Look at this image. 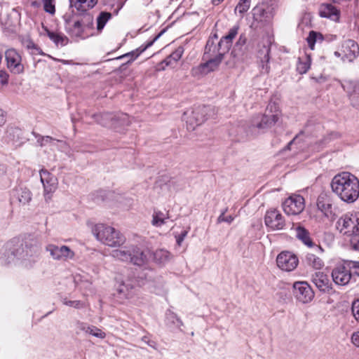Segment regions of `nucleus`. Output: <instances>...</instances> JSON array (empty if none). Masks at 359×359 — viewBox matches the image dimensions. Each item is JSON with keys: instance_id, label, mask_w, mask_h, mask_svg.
<instances>
[{"instance_id": "1", "label": "nucleus", "mask_w": 359, "mask_h": 359, "mask_svg": "<svg viewBox=\"0 0 359 359\" xmlns=\"http://www.w3.org/2000/svg\"><path fill=\"white\" fill-rule=\"evenodd\" d=\"M331 188L344 202L351 203L359 197V180L349 172H342L332 180Z\"/></svg>"}, {"instance_id": "2", "label": "nucleus", "mask_w": 359, "mask_h": 359, "mask_svg": "<svg viewBox=\"0 0 359 359\" xmlns=\"http://www.w3.org/2000/svg\"><path fill=\"white\" fill-rule=\"evenodd\" d=\"M79 17L73 11L63 15L65 31L72 36L84 39L94 35V20L89 13Z\"/></svg>"}, {"instance_id": "3", "label": "nucleus", "mask_w": 359, "mask_h": 359, "mask_svg": "<svg viewBox=\"0 0 359 359\" xmlns=\"http://www.w3.org/2000/svg\"><path fill=\"white\" fill-rule=\"evenodd\" d=\"M216 45L213 39H209L205 47L203 60L205 62L194 67L191 70V74L194 77H200L215 71L224 59L225 51Z\"/></svg>"}, {"instance_id": "4", "label": "nucleus", "mask_w": 359, "mask_h": 359, "mask_svg": "<svg viewBox=\"0 0 359 359\" xmlns=\"http://www.w3.org/2000/svg\"><path fill=\"white\" fill-rule=\"evenodd\" d=\"M4 248V252L0 256V262L3 264H10L16 257L25 261L28 260L35 262L39 254L36 246L26 247V250H25L22 242L19 239H13L8 242Z\"/></svg>"}, {"instance_id": "5", "label": "nucleus", "mask_w": 359, "mask_h": 359, "mask_svg": "<svg viewBox=\"0 0 359 359\" xmlns=\"http://www.w3.org/2000/svg\"><path fill=\"white\" fill-rule=\"evenodd\" d=\"M92 233L98 241L111 248H119L126 242L125 236L118 230L104 224H95Z\"/></svg>"}, {"instance_id": "6", "label": "nucleus", "mask_w": 359, "mask_h": 359, "mask_svg": "<svg viewBox=\"0 0 359 359\" xmlns=\"http://www.w3.org/2000/svg\"><path fill=\"white\" fill-rule=\"evenodd\" d=\"M276 8V4L273 1L262 0L261 3L252 8L253 18L259 22L269 23L273 18Z\"/></svg>"}, {"instance_id": "7", "label": "nucleus", "mask_w": 359, "mask_h": 359, "mask_svg": "<svg viewBox=\"0 0 359 359\" xmlns=\"http://www.w3.org/2000/svg\"><path fill=\"white\" fill-rule=\"evenodd\" d=\"M336 228L341 233L348 237L359 232V212L341 216L337 221Z\"/></svg>"}, {"instance_id": "8", "label": "nucleus", "mask_w": 359, "mask_h": 359, "mask_svg": "<svg viewBox=\"0 0 359 359\" xmlns=\"http://www.w3.org/2000/svg\"><path fill=\"white\" fill-rule=\"evenodd\" d=\"M271 41L269 38L262 39L257 44V58L259 62V68L261 74H269L270 66V52Z\"/></svg>"}, {"instance_id": "9", "label": "nucleus", "mask_w": 359, "mask_h": 359, "mask_svg": "<svg viewBox=\"0 0 359 359\" xmlns=\"http://www.w3.org/2000/svg\"><path fill=\"white\" fill-rule=\"evenodd\" d=\"M278 120V116L274 114H261L256 121H254L249 128V135L257 136L260 132L271 128Z\"/></svg>"}, {"instance_id": "10", "label": "nucleus", "mask_w": 359, "mask_h": 359, "mask_svg": "<svg viewBox=\"0 0 359 359\" xmlns=\"http://www.w3.org/2000/svg\"><path fill=\"white\" fill-rule=\"evenodd\" d=\"M290 230L294 231L295 237L300 241L304 245L313 248L314 252L318 255H323L324 249L318 245H316L311 238L309 231L300 224H292Z\"/></svg>"}, {"instance_id": "11", "label": "nucleus", "mask_w": 359, "mask_h": 359, "mask_svg": "<svg viewBox=\"0 0 359 359\" xmlns=\"http://www.w3.org/2000/svg\"><path fill=\"white\" fill-rule=\"evenodd\" d=\"M304 208V198L298 194L291 195L283 203V209L288 215H299Z\"/></svg>"}, {"instance_id": "12", "label": "nucleus", "mask_w": 359, "mask_h": 359, "mask_svg": "<svg viewBox=\"0 0 359 359\" xmlns=\"http://www.w3.org/2000/svg\"><path fill=\"white\" fill-rule=\"evenodd\" d=\"M41 182L43 184L44 189V198L46 202H48L52 197V194L57 188V180L50 172L46 170L40 171Z\"/></svg>"}, {"instance_id": "13", "label": "nucleus", "mask_w": 359, "mask_h": 359, "mask_svg": "<svg viewBox=\"0 0 359 359\" xmlns=\"http://www.w3.org/2000/svg\"><path fill=\"white\" fill-rule=\"evenodd\" d=\"M276 263L278 267L281 270L292 271L297 268L299 259L292 252L283 251L277 256Z\"/></svg>"}, {"instance_id": "14", "label": "nucleus", "mask_w": 359, "mask_h": 359, "mask_svg": "<svg viewBox=\"0 0 359 359\" xmlns=\"http://www.w3.org/2000/svg\"><path fill=\"white\" fill-rule=\"evenodd\" d=\"M265 225L272 231L282 230L285 226V221L282 214L277 210H270L264 217Z\"/></svg>"}, {"instance_id": "15", "label": "nucleus", "mask_w": 359, "mask_h": 359, "mask_svg": "<svg viewBox=\"0 0 359 359\" xmlns=\"http://www.w3.org/2000/svg\"><path fill=\"white\" fill-rule=\"evenodd\" d=\"M46 250L55 260L72 259L75 255L74 251L66 245L58 246L54 244H48L46 247Z\"/></svg>"}, {"instance_id": "16", "label": "nucleus", "mask_w": 359, "mask_h": 359, "mask_svg": "<svg viewBox=\"0 0 359 359\" xmlns=\"http://www.w3.org/2000/svg\"><path fill=\"white\" fill-rule=\"evenodd\" d=\"M293 289L295 297L303 304L309 303L314 297V292L310 285L306 282L294 283Z\"/></svg>"}, {"instance_id": "17", "label": "nucleus", "mask_w": 359, "mask_h": 359, "mask_svg": "<svg viewBox=\"0 0 359 359\" xmlns=\"http://www.w3.org/2000/svg\"><path fill=\"white\" fill-rule=\"evenodd\" d=\"M8 68L15 74L23 72L24 67L21 62V56L14 48L8 49L5 53Z\"/></svg>"}, {"instance_id": "18", "label": "nucleus", "mask_w": 359, "mask_h": 359, "mask_svg": "<svg viewBox=\"0 0 359 359\" xmlns=\"http://www.w3.org/2000/svg\"><path fill=\"white\" fill-rule=\"evenodd\" d=\"M116 291L115 295L121 300L131 299L135 294V281L130 279L121 280L116 285Z\"/></svg>"}, {"instance_id": "19", "label": "nucleus", "mask_w": 359, "mask_h": 359, "mask_svg": "<svg viewBox=\"0 0 359 359\" xmlns=\"http://www.w3.org/2000/svg\"><path fill=\"white\" fill-rule=\"evenodd\" d=\"M342 59L348 62L353 61L359 55V46L353 40L348 39L344 41L341 46Z\"/></svg>"}, {"instance_id": "20", "label": "nucleus", "mask_w": 359, "mask_h": 359, "mask_svg": "<svg viewBox=\"0 0 359 359\" xmlns=\"http://www.w3.org/2000/svg\"><path fill=\"white\" fill-rule=\"evenodd\" d=\"M90 114H85V117H81V118L88 119V116H90L95 121L105 127L116 128L118 125L114 114H91L89 116Z\"/></svg>"}, {"instance_id": "21", "label": "nucleus", "mask_w": 359, "mask_h": 359, "mask_svg": "<svg viewBox=\"0 0 359 359\" xmlns=\"http://www.w3.org/2000/svg\"><path fill=\"white\" fill-rule=\"evenodd\" d=\"M332 277L337 285H346L350 282L351 273L348 268L339 266L333 269Z\"/></svg>"}, {"instance_id": "22", "label": "nucleus", "mask_w": 359, "mask_h": 359, "mask_svg": "<svg viewBox=\"0 0 359 359\" xmlns=\"http://www.w3.org/2000/svg\"><path fill=\"white\" fill-rule=\"evenodd\" d=\"M206 120L204 114H183L182 121L185 122L188 130H194Z\"/></svg>"}, {"instance_id": "23", "label": "nucleus", "mask_w": 359, "mask_h": 359, "mask_svg": "<svg viewBox=\"0 0 359 359\" xmlns=\"http://www.w3.org/2000/svg\"><path fill=\"white\" fill-rule=\"evenodd\" d=\"M317 206L325 217H332V203L331 198L326 194H321L317 199Z\"/></svg>"}, {"instance_id": "24", "label": "nucleus", "mask_w": 359, "mask_h": 359, "mask_svg": "<svg viewBox=\"0 0 359 359\" xmlns=\"http://www.w3.org/2000/svg\"><path fill=\"white\" fill-rule=\"evenodd\" d=\"M239 29L238 25H234L231 27L228 34L220 39V41L216 43L217 46L225 52L228 51L231 46L232 41L238 34Z\"/></svg>"}, {"instance_id": "25", "label": "nucleus", "mask_w": 359, "mask_h": 359, "mask_svg": "<svg viewBox=\"0 0 359 359\" xmlns=\"http://www.w3.org/2000/svg\"><path fill=\"white\" fill-rule=\"evenodd\" d=\"M98 0H69L70 7L74 8L79 13H84L93 8Z\"/></svg>"}, {"instance_id": "26", "label": "nucleus", "mask_w": 359, "mask_h": 359, "mask_svg": "<svg viewBox=\"0 0 359 359\" xmlns=\"http://www.w3.org/2000/svg\"><path fill=\"white\" fill-rule=\"evenodd\" d=\"M312 282L320 291L327 292L330 290V280L323 272H316L312 276Z\"/></svg>"}, {"instance_id": "27", "label": "nucleus", "mask_w": 359, "mask_h": 359, "mask_svg": "<svg viewBox=\"0 0 359 359\" xmlns=\"http://www.w3.org/2000/svg\"><path fill=\"white\" fill-rule=\"evenodd\" d=\"M319 15L322 18L336 20L339 18L338 10L331 4H323L319 7Z\"/></svg>"}, {"instance_id": "28", "label": "nucleus", "mask_w": 359, "mask_h": 359, "mask_svg": "<svg viewBox=\"0 0 359 359\" xmlns=\"http://www.w3.org/2000/svg\"><path fill=\"white\" fill-rule=\"evenodd\" d=\"M130 262L135 265L142 266L147 262V255L137 246L133 245L131 259Z\"/></svg>"}, {"instance_id": "29", "label": "nucleus", "mask_w": 359, "mask_h": 359, "mask_svg": "<svg viewBox=\"0 0 359 359\" xmlns=\"http://www.w3.org/2000/svg\"><path fill=\"white\" fill-rule=\"evenodd\" d=\"M133 251V245L126 246L111 251V255L120 261L130 262L131 259V253Z\"/></svg>"}, {"instance_id": "30", "label": "nucleus", "mask_w": 359, "mask_h": 359, "mask_svg": "<svg viewBox=\"0 0 359 359\" xmlns=\"http://www.w3.org/2000/svg\"><path fill=\"white\" fill-rule=\"evenodd\" d=\"M42 28L44 30L46 35L48 38L53 41L57 46H65L67 44L68 41V39L67 36L63 35L61 33L54 32L49 30L46 27L43 25H42Z\"/></svg>"}, {"instance_id": "31", "label": "nucleus", "mask_w": 359, "mask_h": 359, "mask_svg": "<svg viewBox=\"0 0 359 359\" xmlns=\"http://www.w3.org/2000/svg\"><path fill=\"white\" fill-rule=\"evenodd\" d=\"M322 255H318L316 252H309L306 255V264L315 269H320L324 266V262L320 257Z\"/></svg>"}, {"instance_id": "32", "label": "nucleus", "mask_w": 359, "mask_h": 359, "mask_svg": "<svg viewBox=\"0 0 359 359\" xmlns=\"http://www.w3.org/2000/svg\"><path fill=\"white\" fill-rule=\"evenodd\" d=\"M172 257L171 253L165 249H158L153 254L154 261L158 264H165Z\"/></svg>"}, {"instance_id": "33", "label": "nucleus", "mask_w": 359, "mask_h": 359, "mask_svg": "<svg viewBox=\"0 0 359 359\" xmlns=\"http://www.w3.org/2000/svg\"><path fill=\"white\" fill-rule=\"evenodd\" d=\"M14 196L17 197L18 201L22 205L29 203L32 200V193L25 187L17 188L15 190Z\"/></svg>"}, {"instance_id": "34", "label": "nucleus", "mask_w": 359, "mask_h": 359, "mask_svg": "<svg viewBox=\"0 0 359 359\" xmlns=\"http://www.w3.org/2000/svg\"><path fill=\"white\" fill-rule=\"evenodd\" d=\"M169 219L168 212H163L160 210H154L152 215L151 224L153 226L159 227L166 223V220Z\"/></svg>"}, {"instance_id": "35", "label": "nucleus", "mask_w": 359, "mask_h": 359, "mask_svg": "<svg viewBox=\"0 0 359 359\" xmlns=\"http://www.w3.org/2000/svg\"><path fill=\"white\" fill-rule=\"evenodd\" d=\"M112 15L109 12L102 11L96 18V30L97 34L102 32L107 22L111 18Z\"/></svg>"}, {"instance_id": "36", "label": "nucleus", "mask_w": 359, "mask_h": 359, "mask_svg": "<svg viewBox=\"0 0 359 359\" xmlns=\"http://www.w3.org/2000/svg\"><path fill=\"white\" fill-rule=\"evenodd\" d=\"M309 47L311 49H314L315 43L317 42H322L323 41V35L315 31H311L309 36L306 38Z\"/></svg>"}, {"instance_id": "37", "label": "nucleus", "mask_w": 359, "mask_h": 359, "mask_svg": "<svg viewBox=\"0 0 359 359\" xmlns=\"http://www.w3.org/2000/svg\"><path fill=\"white\" fill-rule=\"evenodd\" d=\"M165 318L168 323L180 328L183 326V322L178 316L171 310H168L165 313Z\"/></svg>"}, {"instance_id": "38", "label": "nucleus", "mask_w": 359, "mask_h": 359, "mask_svg": "<svg viewBox=\"0 0 359 359\" xmlns=\"http://www.w3.org/2000/svg\"><path fill=\"white\" fill-rule=\"evenodd\" d=\"M344 89L350 95L359 94V81H348L343 84Z\"/></svg>"}, {"instance_id": "39", "label": "nucleus", "mask_w": 359, "mask_h": 359, "mask_svg": "<svg viewBox=\"0 0 359 359\" xmlns=\"http://www.w3.org/2000/svg\"><path fill=\"white\" fill-rule=\"evenodd\" d=\"M311 67V58L309 56H306L305 58H299V62L297 65V70L301 74H305Z\"/></svg>"}, {"instance_id": "40", "label": "nucleus", "mask_w": 359, "mask_h": 359, "mask_svg": "<svg viewBox=\"0 0 359 359\" xmlns=\"http://www.w3.org/2000/svg\"><path fill=\"white\" fill-rule=\"evenodd\" d=\"M7 133L11 140L16 142L22 138V132L18 128L11 127L7 130Z\"/></svg>"}, {"instance_id": "41", "label": "nucleus", "mask_w": 359, "mask_h": 359, "mask_svg": "<svg viewBox=\"0 0 359 359\" xmlns=\"http://www.w3.org/2000/svg\"><path fill=\"white\" fill-rule=\"evenodd\" d=\"M154 40L147 43L144 46H140L139 48H137L136 50V52L133 51L131 53L123 55V57L131 56V60H133L135 58H137L139 56V55L140 53H142V52H144L147 48L151 46L152 44L154 43Z\"/></svg>"}, {"instance_id": "42", "label": "nucleus", "mask_w": 359, "mask_h": 359, "mask_svg": "<svg viewBox=\"0 0 359 359\" xmlns=\"http://www.w3.org/2000/svg\"><path fill=\"white\" fill-rule=\"evenodd\" d=\"M251 0H240L236 6L235 11H237L240 14H243L247 12L250 7Z\"/></svg>"}, {"instance_id": "43", "label": "nucleus", "mask_w": 359, "mask_h": 359, "mask_svg": "<svg viewBox=\"0 0 359 359\" xmlns=\"http://www.w3.org/2000/svg\"><path fill=\"white\" fill-rule=\"evenodd\" d=\"M46 13L53 15L55 13V0H41Z\"/></svg>"}, {"instance_id": "44", "label": "nucleus", "mask_w": 359, "mask_h": 359, "mask_svg": "<svg viewBox=\"0 0 359 359\" xmlns=\"http://www.w3.org/2000/svg\"><path fill=\"white\" fill-rule=\"evenodd\" d=\"M86 333L100 339H104L106 337V334L104 332L95 326L87 327Z\"/></svg>"}, {"instance_id": "45", "label": "nucleus", "mask_w": 359, "mask_h": 359, "mask_svg": "<svg viewBox=\"0 0 359 359\" xmlns=\"http://www.w3.org/2000/svg\"><path fill=\"white\" fill-rule=\"evenodd\" d=\"M266 110L269 112H278L280 110L279 106V101L277 98H273L270 100L267 105Z\"/></svg>"}, {"instance_id": "46", "label": "nucleus", "mask_w": 359, "mask_h": 359, "mask_svg": "<svg viewBox=\"0 0 359 359\" xmlns=\"http://www.w3.org/2000/svg\"><path fill=\"white\" fill-rule=\"evenodd\" d=\"M62 302L63 304L70 306V307H74L76 309H80V308L84 307V303L81 301H79V300L71 301V300H68L67 298H64L62 300Z\"/></svg>"}, {"instance_id": "47", "label": "nucleus", "mask_w": 359, "mask_h": 359, "mask_svg": "<svg viewBox=\"0 0 359 359\" xmlns=\"http://www.w3.org/2000/svg\"><path fill=\"white\" fill-rule=\"evenodd\" d=\"M350 238V245L351 248L355 250L359 251V232H355V233L353 234Z\"/></svg>"}, {"instance_id": "48", "label": "nucleus", "mask_w": 359, "mask_h": 359, "mask_svg": "<svg viewBox=\"0 0 359 359\" xmlns=\"http://www.w3.org/2000/svg\"><path fill=\"white\" fill-rule=\"evenodd\" d=\"M351 310L355 319L359 322V299L353 302Z\"/></svg>"}, {"instance_id": "49", "label": "nucleus", "mask_w": 359, "mask_h": 359, "mask_svg": "<svg viewBox=\"0 0 359 359\" xmlns=\"http://www.w3.org/2000/svg\"><path fill=\"white\" fill-rule=\"evenodd\" d=\"M226 210H227L226 209L224 210L221 213V215L218 217V218H217V222L218 223L227 222L229 224H231L233 222V220L234 219L233 216H231V215H229V216H227V217L224 216V214L226 212Z\"/></svg>"}, {"instance_id": "50", "label": "nucleus", "mask_w": 359, "mask_h": 359, "mask_svg": "<svg viewBox=\"0 0 359 359\" xmlns=\"http://www.w3.org/2000/svg\"><path fill=\"white\" fill-rule=\"evenodd\" d=\"M182 54L183 49L182 48H178L170 54V57L173 59L174 62H177L182 57Z\"/></svg>"}, {"instance_id": "51", "label": "nucleus", "mask_w": 359, "mask_h": 359, "mask_svg": "<svg viewBox=\"0 0 359 359\" xmlns=\"http://www.w3.org/2000/svg\"><path fill=\"white\" fill-rule=\"evenodd\" d=\"M8 74L4 70L0 71V83L2 85L7 84Z\"/></svg>"}, {"instance_id": "52", "label": "nucleus", "mask_w": 359, "mask_h": 359, "mask_svg": "<svg viewBox=\"0 0 359 359\" xmlns=\"http://www.w3.org/2000/svg\"><path fill=\"white\" fill-rule=\"evenodd\" d=\"M142 341L151 348L156 349V343L154 341L151 340L147 336H144L142 337Z\"/></svg>"}, {"instance_id": "53", "label": "nucleus", "mask_w": 359, "mask_h": 359, "mask_svg": "<svg viewBox=\"0 0 359 359\" xmlns=\"http://www.w3.org/2000/svg\"><path fill=\"white\" fill-rule=\"evenodd\" d=\"M187 235V231H184L180 235L176 236V241L178 245H181L182 243L183 242Z\"/></svg>"}, {"instance_id": "54", "label": "nucleus", "mask_w": 359, "mask_h": 359, "mask_svg": "<svg viewBox=\"0 0 359 359\" xmlns=\"http://www.w3.org/2000/svg\"><path fill=\"white\" fill-rule=\"evenodd\" d=\"M352 343L359 347V332H354L351 336Z\"/></svg>"}, {"instance_id": "55", "label": "nucleus", "mask_w": 359, "mask_h": 359, "mask_svg": "<svg viewBox=\"0 0 359 359\" xmlns=\"http://www.w3.org/2000/svg\"><path fill=\"white\" fill-rule=\"evenodd\" d=\"M173 59L170 57V55L168 56L163 62L162 64H165L166 67L172 65L174 64Z\"/></svg>"}, {"instance_id": "56", "label": "nucleus", "mask_w": 359, "mask_h": 359, "mask_svg": "<svg viewBox=\"0 0 359 359\" xmlns=\"http://www.w3.org/2000/svg\"><path fill=\"white\" fill-rule=\"evenodd\" d=\"M27 47L28 48L35 49L37 51L39 50L37 46L33 41H31L28 42Z\"/></svg>"}, {"instance_id": "57", "label": "nucleus", "mask_w": 359, "mask_h": 359, "mask_svg": "<svg viewBox=\"0 0 359 359\" xmlns=\"http://www.w3.org/2000/svg\"><path fill=\"white\" fill-rule=\"evenodd\" d=\"M74 281H75V283L76 284V285L81 289L83 286L81 285V276H75L74 278Z\"/></svg>"}, {"instance_id": "58", "label": "nucleus", "mask_w": 359, "mask_h": 359, "mask_svg": "<svg viewBox=\"0 0 359 359\" xmlns=\"http://www.w3.org/2000/svg\"><path fill=\"white\" fill-rule=\"evenodd\" d=\"M6 121V116L4 114H0V126H3Z\"/></svg>"}, {"instance_id": "59", "label": "nucleus", "mask_w": 359, "mask_h": 359, "mask_svg": "<svg viewBox=\"0 0 359 359\" xmlns=\"http://www.w3.org/2000/svg\"><path fill=\"white\" fill-rule=\"evenodd\" d=\"M298 138V135H296L292 140H291L287 145V149H290V146L295 142L296 140Z\"/></svg>"}, {"instance_id": "60", "label": "nucleus", "mask_w": 359, "mask_h": 359, "mask_svg": "<svg viewBox=\"0 0 359 359\" xmlns=\"http://www.w3.org/2000/svg\"><path fill=\"white\" fill-rule=\"evenodd\" d=\"M245 38L242 35L240 36L238 43L241 44H244L245 43Z\"/></svg>"}, {"instance_id": "61", "label": "nucleus", "mask_w": 359, "mask_h": 359, "mask_svg": "<svg viewBox=\"0 0 359 359\" xmlns=\"http://www.w3.org/2000/svg\"><path fill=\"white\" fill-rule=\"evenodd\" d=\"M89 327L88 325H86V324L84 323H81V330H83L86 332V327Z\"/></svg>"}, {"instance_id": "62", "label": "nucleus", "mask_w": 359, "mask_h": 359, "mask_svg": "<svg viewBox=\"0 0 359 359\" xmlns=\"http://www.w3.org/2000/svg\"><path fill=\"white\" fill-rule=\"evenodd\" d=\"M60 62L64 64V65H69V64H72V62L71 60H61Z\"/></svg>"}, {"instance_id": "63", "label": "nucleus", "mask_w": 359, "mask_h": 359, "mask_svg": "<svg viewBox=\"0 0 359 359\" xmlns=\"http://www.w3.org/2000/svg\"><path fill=\"white\" fill-rule=\"evenodd\" d=\"M48 140H52V137L49 136H46L42 137V141L47 142Z\"/></svg>"}, {"instance_id": "64", "label": "nucleus", "mask_w": 359, "mask_h": 359, "mask_svg": "<svg viewBox=\"0 0 359 359\" xmlns=\"http://www.w3.org/2000/svg\"><path fill=\"white\" fill-rule=\"evenodd\" d=\"M334 55H335L336 56L339 57V56L341 55V53H340L339 52H338V51H336V52H334Z\"/></svg>"}]
</instances>
